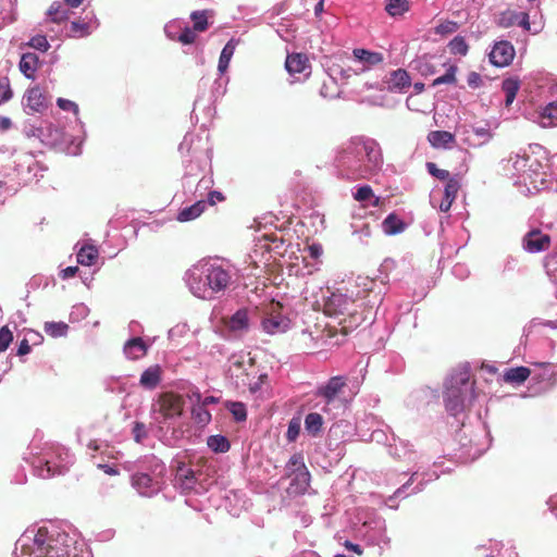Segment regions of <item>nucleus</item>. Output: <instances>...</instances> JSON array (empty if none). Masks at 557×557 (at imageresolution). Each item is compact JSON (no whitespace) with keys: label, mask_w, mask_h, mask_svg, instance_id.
I'll use <instances>...</instances> for the list:
<instances>
[{"label":"nucleus","mask_w":557,"mask_h":557,"mask_svg":"<svg viewBox=\"0 0 557 557\" xmlns=\"http://www.w3.org/2000/svg\"><path fill=\"white\" fill-rule=\"evenodd\" d=\"M459 25L454 21H443L435 27V34L438 35H449L455 33L458 29Z\"/></svg>","instance_id":"79ce46f5"},{"label":"nucleus","mask_w":557,"mask_h":557,"mask_svg":"<svg viewBox=\"0 0 557 557\" xmlns=\"http://www.w3.org/2000/svg\"><path fill=\"white\" fill-rule=\"evenodd\" d=\"M467 83L471 88H479L482 86V77L476 72H470L467 77Z\"/></svg>","instance_id":"603ef678"},{"label":"nucleus","mask_w":557,"mask_h":557,"mask_svg":"<svg viewBox=\"0 0 557 557\" xmlns=\"http://www.w3.org/2000/svg\"><path fill=\"white\" fill-rule=\"evenodd\" d=\"M13 97V91L10 87L9 79L7 77L0 79V104L9 101Z\"/></svg>","instance_id":"49530a36"},{"label":"nucleus","mask_w":557,"mask_h":557,"mask_svg":"<svg viewBox=\"0 0 557 557\" xmlns=\"http://www.w3.org/2000/svg\"><path fill=\"white\" fill-rule=\"evenodd\" d=\"M98 249L92 245L83 246L77 252V262L82 265H91L98 259Z\"/></svg>","instance_id":"393cba45"},{"label":"nucleus","mask_w":557,"mask_h":557,"mask_svg":"<svg viewBox=\"0 0 557 557\" xmlns=\"http://www.w3.org/2000/svg\"><path fill=\"white\" fill-rule=\"evenodd\" d=\"M289 463L295 467L300 472L297 474V479L304 484V488L309 485V472L306 469L305 463L302 462V457L300 455H294Z\"/></svg>","instance_id":"7c9ffc66"},{"label":"nucleus","mask_w":557,"mask_h":557,"mask_svg":"<svg viewBox=\"0 0 557 557\" xmlns=\"http://www.w3.org/2000/svg\"><path fill=\"white\" fill-rule=\"evenodd\" d=\"M190 18L194 22L193 28L196 32L202 33L209 27L207 10L191 12Z\"/></svg>","instance_id":"72a5a7b5"},{"label":"nucleus","mask_w":557,"mask_h":557,"mask_svg":"<svg viewBox=\"0 0 557 557\" xmlns=\"http://www.w3.org/2000/svg\"><path fill=\"white\" fill-rule=\"evenodd\" d=\"M208 447L215 453H226L231 445L223 435H211L207 440Z\"/></svg>","instance_id":"c85d7f7f"},{"label":"nucleus","mask_w":557,"mask_h":557,"mask_svg":"<svg viewBox=\"0 0 557 557\" xmlns=\"http://www.w3.org/2000/svg\"><path fill=\"white\" fill-rule=\"evenodd\" d=\"M161 368L160 366H151L146 369L140 376V384L149 389L156 388L161 381Z\"/></svg>","instance_id":"a211bd4d"},{"label":"nucleus","mask_w":557,"mask_h":557,"mask_svg":"<svg viewBox=\"0 0 557 557\" xmlns=\"http://www.w3.org/2000/svg\"><path fill=\"white\" fill-rule=\"evenodd\" d=\"M99 467L104 471V473H107L109 475L119 474V471L114 467H111L109 465H100Z\"/></svg>","instance_id":"338daca9"},{"label":"nucleus","mask_w":557,"mask_h":557,"mask_svg":"<svg viewBox=\"0 0 557 557\" xmlns=\"http://www.w3.org/2000/svg\"><path fill=\"white\" fill-rule=\"evenodd\" d=\"M37 475L42 479H50L55 475H62L67 471L64 465L55 463L51 460H39V465L35 466Z\"/></svg>","instance_id":"2eb2a0df"},{"label":"nucleus","mask_w":557,"mask_h":557,"mask_svg":"<svg viewBox=\"0 0 557 557\" xmlns=\"http://www.w3.org/2000/svg\"><path fill=\"white\" fill-rule=\"evenodd\" d=\"M453 202L454 201H450L449 199L444 197L443 200L440 203V210L442 212H448L450 210V208H451Z\"/></svg>","instance_id":"69168bd1"},{"label":"nucleus","mask_w":557,"mask_h":557,"mask_svg":"<svg viewBox=\"0 0 557 557\" xmlns=\"http://www.w3.org/2000/svg\"><path fill=\"white\" fill-rule=\"evenodd\" d=\"M345 546L346 548H348L349 550H352L354 553H356L357 555H361L362 554V549L360 548L359 545L357 544H354L351 542H346L345 543Z\"/></svg>","instance_id":"774afa93"},{"label":"nucleus","mask_w":557,"mask_h":557,"mask_svg":"<svg viewBox=\"0 0 557 557\" xmlns=\"http://www.w3.org/2000/svg\"><path fill=\"white\" fill-rule=\"evenodd\" d=\"M231 371L237 388H248L252 394L268 384V373L263 372L252 358L234 362Z\"/></svg>","instance_id":"7ed1b4c3"},{"label":"nucleus","mask_w":557,"mask_h":557,"mask_svg":"<svg viewBox=\"0 0 557 557\" xmlns=\"http://www.w3.org/2000/svg\"><path fill=\"white\" fill-rule=\"evenodd\" d=\"M207 207V202L205 200H199L195 202L194 205L184 208L180 211L177 220L180 222H188L191 220H195L196 218L200 216L201 213L205 211Z\"/></svg>","instance_id":"aec40b11"},{"label":"nucleus","mask_w":557,"mask_h":557,"mask_svg":"<svg viewBox=\"0 0 557 557\" xmlns=\"http://www.w3.org/2000/svg\"><path fill=\"white\" fill-rule=\"evenodd\" d=\"M364 154L363 165L358 169L357 177L366 178L375 173L383 162L379 144L374 139L356 138L351 141V147L339 153L338 161L345 165L348 153Z\"/></svg>","instance_id":"f03ea898"},{"label":"nucleus","mask_w":557,"mask_h":557,"mask_svg":"<svg viewBox=\"0 0 557 557\" xmlns=\"http://www.w3.org/2000/svg\"><path fill=\"white\" fill-rule=\"evenodd\" d=\"M196 30L194 28L185 27L177 37V40L183 45H190L196 40Z\"/></svg>","instance_id":"09e8293b"},{"label":"nucleus","mask_w":557,"mask_h":557,"mask_svg":"<svg viewBox=\"0 0 557 557\" xmlns=\"http://www.w3.org/2000/svg\"><path fill=\"white\" fill-rule=\"evenodd\" d=\"M281 308L280 304L272 306V311L268 313L262 320V329L265 333L270 335H276L286 332L290 327V320L277 309Z\"/></svg>","instance_id":"0eeeda50"},{"label":"nucleus","mask_w":557,"mask_h":557,"mask_svg":"<svg viewBox=\"0 0 557 557\" xmlns=\"http://www.w3.org/2000/svg\"><path fill=\"white\" fill-rule=\"evenodd\" d=\"M299 433V424L290 422L287 430V438L289 441H295Z\"/></svg>","instance_id":"5fc2aeb1"},{"label":"nucleus","mask_w":557,"mask_h":557,"mask_svg":"<svg viewBox=\"0 0 557 557\" xmlns=\"http://www.w3.org/2000/svg\"><path fill=\"white\" fill-rule=\"evenodd\" d=\"M184 406L185 400L182 395L174 392H163L153 401L151 411L159 413L164 421H168L181 417Z\"/></svg>","instance_id":"423d86ee"},{"label":"nucleus","mask_w":557,"mask_h":557,"mask_svg":"<svg viewBox=\"0 0 557 557\" xmlns=\"http://www.w3.org/2000/svg\"><path fill=\"white\" fill-rule=\"evenodd\" d=\"M322 424V416L318 412L308 413L305 418V428L309 433H312L313 435L321 431Z\"/></svg>","instance_id":"2f4dec72"},{"label":"nucleus","mask_w":557,"mask_h":557,"mask_svg":"<svg viewBox=\"0 0 557 557\" xmlns=\"http://www.w3.org/2000/svg\"><path fill=\"white\" fill-rule=\"evenodd\" d=\"M308 66V58L301 53L287 55L285 67L290 74L302 73Z\"/></svg>","instance_id":"6ab92c4d"},{"label":"nucleus","mask_w":557,"mask_h":557,"mask_svg":"<svg viewBox=\"0 0 557 557\" xmlns=\"http://www.w3.org/2000/svg\"><path fill=\"white\" fill-rule=\"evenodd\" d=\"M124 351L128 358L135 360L146 354L147 347L140 337H134L126 342Z\"/></svg>","instance_id":"412c9836"},{"label":"nucleus","mask_w":557,"mask_h":557,"mask_svg":"<svg viewBox=\"0 0 557 557\" xmlns=\"http://www.w3.org/2000/svg\"><path fill=\"white\" fill-rule=\"evenodd\" d=\"M226 409L233 414L237 422L245 421L247 419L246 406L239 401H227L225 404Z\"/></svg>","instance_id":"f704fd0d"},{"label":"nucleus","mask_w":557,"mask_h":557,"mask_svg":"<svg viewBox=\"0 0 557 557\" xmlns=\"http://www.w3.org/2000/svg\"><path fill=\"white\" fill-rule=\"evenodd\" d=\"M324 312L330 317H347L342 322H349L348 325H344L343 330L346 331L351 327L352 324H359L363 318L357 311L356 301L347 295L334 293L332 294L324 305Z\"/></svg>","instance_id":"20e7f679"},{"label":"nucleus","mask_w":557,"mask_h":557,"mask_svg":"<svg viewBox=\"0 0 557 557\" xmlns=\"http://www.w3.org/2000/svg\"><path fill=\"white\" fill-rule=\"evenodd\" d=\"M175 480L183 491L189 492L197 483V472L184 462H178L175 472Z\"/></svg>","instance_id":"f8f14e48"},{"label":"nucleus","mask_w":557,"mask_h":557,"mask_svg":"<svg viewBox=\"0 0 557 557\" xmlns=\"http://www.w3.org/2000/svg\"><path fill=\"white\" fill-rule=\"evenodd\" d=\"M231 331L242 332L248 329V314L246 310L236 311L227 321Z\"/></svg>","instance_id":"b1692460"},{"label":"nucleus","mask_w":557,"mask_h":557,"mask_svg":"<svg viewBox=\"0 0 557 557\" xmlns=\"http://www.w3.org/2000/svg\"><path fill=\"white\" fill-rule=\"evenodd\" d=\"M236 44L233 39H231L223 48L220 59H219V65L218 69L221 73H224L230 64V61L234 54Z\"/></svg>","instance_id":"cd10ccee"},{"label":"nucleus","mask_w":557,"mask_h":557,"mask_svg":"<svg viewBox=\"0 0 557 557\" xmlns=\"http://www.w3.org/2000/svg\"><path fill=\"white\" fill-rule=\"evenodd\" d=\"M29 47L39 50V51H47L50 48V44L47 40V37L44 35H36L33 38H30L28 42Z\"/></svg>","instance_id":"c03bdc74"},{"label":"nucleus","mask_w":557,"mask_h":557,"mask_svg":"<svg viewBox=\"0 0 557 557\" xmlns=\"http://www.w3.org/2000/svg\"><path fill=\"white\" fill-rule=\"evenodd\" d=\"M191 416L197 423L202 425L209 423L211 420V413L203 405L194 407L191 410Z\"/></svg>","instance_id":"58836bf2"},{"label":"nucleus","mask_w":557,"mask_h":557,"mask_svg":"<svg viewBox=\"0 0 557 557\" xmlns=\"http://www.w3.org/2000/svg\"><path fill=\"white\" fill-rule=\"evenodd\" d=\"M322 252H323V250L320 245L313 244V245L309 246L310 257L318 259L322 255Z\"/></svg>","instance_id":"052dcab7"},{"label":"nucleus","mask_w":557,"mask_h":557,"mask_svg":"<svg viewBox=\"0 0 557 557\" xmlns=\"http://www.w3.org/2000/svg\"><path fill=\"white\" fill-rule=\"evenodd\" d=\"M383 230L387 235H396L405 231L406 224L395 213L388 214L383 223Z\"/></svg>","instance_id":"4be33fe9"},{"label":"nucleus","mask_w":557,"mask_h":557,"mask_svg":"<svg viewBox=\"0 0 557 557\" xmlns=\"http://www.w3.org/2000/svg\"><path fill=\"white\" fill-rule=\"evenodd\" d=\"M13 341V334L10 329L4 325L0 329V352L5 351Z\"/></svg>","instance_id":"a18cd8bd"},{"label":"nucleus","mask_w":557,"mask_h":557,"mask_svg":"<svg viewBox=\"0 0 557 557\" xmlns=\"http://www.w3.org/2000/svg\"><path fill=\"white\" fill-rule=\"evenodd\" d=\"M78 271V268L77 267H67L65 269H63L60 273V276L63 278V280H66V278H70V277H73L76 275Z\"/></svg>","instance_id":"6e6d98bb"},{"label":"nucleus","mask_w":557,"mask_h":557,"mask_svg":"<svg viewBox=\"0 0 557 557\" xmlns=\"http://www.w3.org/2000/svg\"><path fill=\"white\" fill-rule=\"evenodd\" d=\"M57 103L60 109L64 111H73L75 114H78V106L75 102L67 99L59 98Z\"/></svg>","instance_id":"3c124183"},{"label":"nucleus","mask_w":557,"mask_h":557,"mask_svg":"<svg viewBox=\"0 0 557 557\" xmlns=\"http://www.w3.org/2000/svg\"><path fill=\"white\" fill-rule=\"evenodd\" d=\"M225 200V196L218 190L210 191L208 195V200L206 201L210 206L216 205V202H222Z\"/></svg>","instance_id":"864d4df0"},{"label":"nucleus","mask_w":557,"mask_h":557,"mask_svg":"<svg viewBox=\"0 0 557 557\" xmlns=\"http://www.w3.org/2000/svg\"><path fill=\"white\" fill-rule=\"evenodd\" d=\"M26 106L34 112H41L48 107V98L40 87L29 88L25 95Z\"/></svg>","instance_id":"ddd939ff"},{"label":"nucleus","mask_w":557,"mask_h":557,"mask_svg":"<svg viewBox=\"0 0 557 557\" xmlns=\"http://www.w3.org/2000/svg\"><path fill=\"white\" fill-rule=\"evenodd\" d=\"M132 486L145 497H151L159 493L161 484L159 481H154L149 474L137 472L132 475Z\"/></svg>","instance_id":"9d476101"},{"label":"nucleus","mask_w":557,"mask_h":557,"mask_svg":"<svg viewBox=\"0 0 557 557\" xmlns=\"http://www.w3.org/2000/svg\"><path fill=\"white\" fill-rule=\"evenodd\" d=\"M448 48L450 53L459 55H466L469 50L468 44L461 36H457L453 40H450V42L448 44Z\"/></svg>","instance_id":"4c0bfd02"},{"label":"nucleus","mask_w":557,"mask_h":557,"mask_svg":"<svg viewBox=\"0 0 557 557\" xmlns=\"http://www.w3.org/2000/svg\"><path fill=\"white\" fill-rule=\"evenodd\" d=\"M386 89L391 92H404L411 85V77L404 69L392 71L384 81Z\"/></svg>","instance_id":"9b49d317"},{"label":"nucleus","mask_w":557,"mask_h":557,"mask_svg":"<svg viewBox=\"0 0 557 557\" xmlns=\"http://www.w3.org/2000/svg\"><path fill=\"white\" fill-rule=\"evenodd\" d=\"M67 325L62 322H47L45 324V332L52 337L65 335Z\"/></svg>","instance_id":"ea45409f"},{"label":"nucleus","mask_w":557,"mask_h":557,"mask_svg":"<svg viewBox=\"0 0 557 557\" xmlns=\"http://www.w3.org/2000/svg\"><path fill=\"white\" fill-rule=\"evenodd\" d=\"M531 374V370L527 367H516L507 369L504 373V381L508 384L521 385Z\"/></svg>","instance_id":"f3484780"},{"label":"nucleus","mask_w":557,"mask_h":557,"mask_svg":"<svg viewBox=\"0 0 557 557\" xmlns=\"http://www.w3.org/2000/svg\"><path fill=\"white\" fill-rule=\"evenodd\" d=\"M187 282L195 296L201 299H212L228 287L232 274L222 265L205 264L190 270Z\"/></svg>","instance_id":"f257e3e1"},{"label":"nucleus","mask_w":557,"mask_h":557,"mask_svg":"<svg viewBox=\"0 0 557 557\" xmlns=\"http://www.w3.org/2000/svg\"><path fill=\"white\" fill-rule=\"evenodd\" d=\"M502 88L506 95L505 104L506 107H509L517 96L520 88V82L517 78H506L503 81Z\"/></svg>","instance_id":"a878e982"},{"label":"nucleus","mask_w":557,"mask_h":557,"mask_svg":"<svg viewBox=\"0 0 557 557\" xmlns=\"http://www.w3.org/2000/svg\"><path fill=\"white\" fill-rule=\"evenodd\" d=\"M90 34L89 24L84 21H73L69 35L73 38L86 37Z\"/></svg>","instance_id":"c9c22d12"},{"label":"nucleus","mask_w":557,"mask_h":557,"mask_svg":"<svg viewBox=\"0 0 557 557\" xmlns=\"http://www.w3.org/2000/svg\"><path fill=\"white\" fill-rule=\"evenodd\" d=\"M518 17H520V20L518 21V24L523 27L524 29L529 30L530 29V21H529V14L528 13H520L518 15Z\"/></svg>","instance_id":"bf43d9fd"},{"label":"nucleus","mask_w":557,"mask_h":557,"mask_svg":"<svg viewBox=\"0 0 557 557\" xmlns=\"http://www.w3.org/2000/svg\"><path fill=\"white\" fill-rule=\"evenodd\" d=\"M426 169H428V172L432 176H434V177H436V178H438L441 181H447L448 182V180L451 178L450 174H449V172L447 170H443V169L437 168V165L434 162H428L426 163Z\"/></svg>","instance_id":"37998d69"},{"label":"nucleus","mask_w":557,"mask_h":557,"mask_svg":"<svg viewBox=\"0 0 557 557\" xmlns=\"http://www.w3.org/2000/svg\"><path fill=\"white\" fill-rule=\"evenodd\" d=\"M352 54L357 61L366 65L362 71L379 65L384 61V55L381 52L370 51L363 48L354 49Z\"/></svg>","instance_id":"4468645a"},{"label":"nucleus","mask_w":557,"mask_h":557,"mask_svg":"<svg viewBox=\"0 0 557 557\" xmlns=\"http://www.w3.org/2000/svg\"><path fill=\"white\" fill-rule=\"evenodd\" d=\"M522 246L531 253L545 251L550 247V236L541 230H532L524 235Z\"/></svg>","instance_id":"6e6552de"},{"label":"nucleus","mask_w":557,"mask_h":557,"mask_svg":"<svg viewBox=\"0 0 557 557\" xmlns=\"http://www.w3.org/2000/svg\"><path fill=\"white\" fill-rule=\"evenodd\" d=\"M475 135L484 137L485 139H491L492 134L487 128L484 127H478L474 129Z\"/></svg>","instance_id":"0e129e2a"},{"label":"nucleus","mask_w":557,"mask_h":557,"mask_svg":"<svg viewBox=\"0 0 557 557\" xmlns=\"http://www.w3.org/2000/svg\"><path fill=\"white\" fill-rule=\"evenodd\" d=\"M12 126V122L7 116H0V131L5 132Z\"/></svg>","instance_id":"e2e57ef3"},{"label":"nucleus","mask_w":557,"mask_h":557,"mask_svg":"<svg viewBox=\"0 0 557 557\" xmlns=\"http://www.w3.org/2000/svg\"><path fill=\"white\" fill-rule=\"evenodd\" d=\"M456 65H449L446 73L437 78H435L432 83V86H437L441 84H455L456 83Z\"/></svg>","instance_id":"a19ab883"},{"label":"nucleus","mask_w":557,"mask_h":557,"mask_svg":"<svg viewBox=\"0 0 557 557\" xmlns=\"http://www.w3.org/2000/svg\"><path fill=\"white\" fill-rule=\"evenodd\" d=\"M460 187V180L457 176H453L451 178L448 180V182L445 185L444 197H446L450 201H455Z\"/></svg>","instance_id":"e433bc0d"},{"label":"nucleus","mask_w":557,"mask_h":557,"mask_svg":"<svg viewBox=\"0 0 557 557\" xmlns=\"http://www.w3.org/2000/svg\"><path fill=\"white\" fill-rule=\"evenodd\" d=\"M373 197V190L369 185L361 186L354 195L355 200L366 201Z\"/></svg>","instance_id":"8fccbe9b"},{"label":"nucleus","mask_w":557,"mask_h":557,"mask_svg":"<svg viewBox=\"0 0 557 557\" xmlns=\"http://www.w3.org/2000/svg\"><path fill=\"white\" fill-rule=\"evenodd\" d=\"M132 433L136 443H141L148 435L146 425L143 422H135Z\"/></svg>","instance_id":"de8ad7c7"},{"label":"nucleus","mask_w":557,"mask_h":557,"mask_svg":"<svg viewBox=\"0 0 557 557\" xmlns=\"http://www.w3.org/2000/svg\"><path fill=\"white\" fill-rule=\"evenodd\" d=\"M428 140L434 148H448L455 144V135L447 131H433L429 133Z\"/></svg>","instance_id":"dca6fc26"},{"label":"nucleus","mask_w":557,"mask_h":557,"mask_svg":"<svg viewBox=\"0 0 557 557\" xmlns=\"http://www.w3.org/2000/svg\"><path fill=\"white\" fill-rule=\"evenodd\" d=\"M515 48L509 41L496 42L490 52V61L493 65L503 67L511 63L515 58Z\"/></svg>","instance_id":"1a4fd4ad"},{"label":"nucleus","mask_w":557,"mask_h":557,"mask_svg":"<svg viewBox=\"0 0 557 557\" xmlns=\"http://www.w3.org/2000/svg\"><path fill=\"white\" fill-rule=\"evenodd\" d=\"M29 351H30V346L28 344V341L23 339L18 345L17 355L24 356V355H27Z\"/></svg>","instance_id":"13d9d810"},{"label":"nucleus","mask_w":557,"mask_h":557,"mask_svg":"<svg viewBox=\"0 0 557 557\" xmlns=\"http://www.w3.org/2000/svg\"><path fill=\"white\" fill-rule=\"evenodd\" d=\"M38 66V57L35 53H24L20 61V70L27 78H34Z\"/></svg>","instance_id":"5701e85b"},{"label":"nucleus","mask_w":557,"mask_h":557,"mask_svg":"<svg viewBox=\"0 0 557 557\" xmlns=\"http://www.w3.org/2000/svg\"><path fill=\"white\" fill-rule=\"evenodd\" d=\"M347 387V377L337 375L332 376L329 381L319 386L315 395L323 399L324 412L331 411L332 408H345L348 400L344 397L345 388Z\"/></svg>","instance_id":"39448f33"},{"label":"nucleus","mask_w":557,"mask_h":557,"mask_svg":"<svg viewBox=\"0 0 557 557\" xmlns=\"http://www.w3.org/2000/svg\"><path fill=\"white\" fill-rule=\"evenodd\" d=\"M47 14L51 22L60 24L69 18L70 11L55 1L49 7Z\"/></svg>","instance_id":"bb28decb"},{"label":"nucleus","mask_w":557,"mask_h":557,"mask_svg":"<svg viewBox=\"0 0 557 557\" xmlns=\"http://www.w3.org/2000/svg\"><path fill=\"white\" fill-rule=\"evenodd\" d=\"M382 301H383V297H382L381 293L379 292L373 295L372 299L368 300V305L372 308L374 306H380L382 304Z\"/></svg>","instance_id":"680f3d73"},{"label":"nucleus","mask_w":557,"mask_h":557,"mask_svg":"<svg viewBox=\"0 0 557 557\" xmlns=\"http://www.w3.org/2000/svg\"><path fill=\"white\" fill-rule=\"evenodd\" d=\"M386 12L391 16H400L407 11H409V1L408 0H388L386 7Z\"/></svg>","instance_id":"473e14b6"},{"label":"nucleus","mask_w":557,"mask_h":557,"mask_svg":"<svg viewBox=\"0 0 557 557\" xmlns=\"http://www.w3.org/2000/svg\"><path fill=\"white\" fill-rule=\"evenodd\" d=\"M508 14H509L508 21H506V15H504L500 20V25L504 27H508V26L512 25L517 21L518 15H519L515 12H509Z\"/></svg>","instance_id":"4d7b16f0"},{"label":"nucleus","mask_w":557,"mask_h":557,"mask_svg":"<svg viewBox=\"0 0 557 557\" xmlns=\"http://www.w3.org/2000/svg\"><path fill=\"white\" fill-rule=\"evenodd\" d=\"M542 125L544 127L557 125V102L548 103L542 112Z\"/></svg>","instance_id":"c756f323"}]
</instances>
